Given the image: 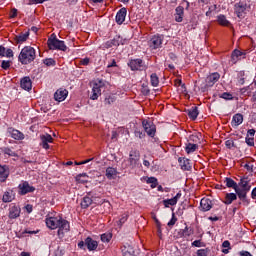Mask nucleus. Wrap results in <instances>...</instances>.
<instances>
[{
    "label": "nucleus",
    "mask_w": 256,
    "mask_h": 256,
    "mask_svg": "<svg viewBox=\"0 0 256 256\" xmlns=\"http://www.w3.org/2000/svg\"><path fill=\"white\" fill-rule=\"evenodd\" d=\"M200 207L202 211H211V209H213V202L209 198H202Z\"/></svg>",
    "instance_id": "18"
},
{
    "label": "nucleus",
    "mask_w": 256,
    "mask_h": 256,
    "mask_svg": "<svg viewBox=\"0 0 256 256\" xmlns=\"http://www.w3.org/2000/svg\"><path fill=\"white\" fill-rule=\"evenodd\" d=\"M18 189L19 195H27V193L35 192V187L31 186L28 181H23L21 184H19Z\"/></svg>",
    "instance_id": "10"
},
{
    "label": "nucleus",
    "mask_w": 256,
    "mask_h": 256,
    "mask_svg": "<svg viewBox=\"0 0 256 256\" xmlns=\"http://www.w3.org/2000/svg\"><path fill=\"white\" fill-rule=\"evenodd\" d=\"M198 149H199V145L193 144V143H188L185 147V151L188 155L191 153H195V151Z\"/></svg>",
    "instance_id": "36"
},
{
    "label": "nucleus",
    "mask_w": 256,
    "mask_h": 256,
    "mask_svg": "<svg viewBox=\"0 0 256 256\" xmlns=\"http://www.w3.org/2000/svg\"><path fill=\"white\" fill-rule=\"evenodd\" d=\"M125 17H127V8H121L116 14V23L123 25L125 23Z\"/></svg>",
    "instance_id": "17"
},
{
    "label": "nucleus",
    "mask_w": 256,
    "mask_h": 256,
    "mask_svg": "<svg viewBox=\"0 0 256 256\" xmlns=\"http://www.w3.org/2000/svg\"><path fill=\"white\" fill-rule=\"evenodd\" d=\"M90 59L89 58H83L80 60V65H89Z\"/></svg>",
    "instance_id": "61"
},
{
    "label": "nucleus",
    "mask_w": 256,
    "mask_h": 256,
    "mask_svg": "<svg viewBox=\"0 0 256 256\" xmlns=\"http://www.w3.org/2000/svg\"><path fill=\"white\" fill-rule=\"evenodd\" d=\"M241 57L245 59V53L241 52L240 50H234L231 55V63L235 65L238 61H241Z\"/></svg>",
    "instance_id": "22"
},
{
    "label": "nucleus",
    "mask_w": 256,
    "mask_h": 256,
    "mask_svg": "<svg viewBox=\"0 0 256 256\" xmlns=\"http://www.w3.org/2000/svg\"><path fill=\"white\" fill-rule=\"evenodd\" d=\"M58 232L57 235L60 239H63V237H65V233H69V231H71V226L69 224V221L61 218L60 222L58 223Z\"/></svg>",
    "instance_id": "6"
},
{
    "label": "nucleus",
    "mask_w": 256,
    "mask_h": 256,
    "mask_svg": "<svg viewBox=\"0 0 256 256\" xmlns=\"http://www.w3.org/2000/svg\"><path fill=\"white\" fill-rule=\"evenodd\" d=\"M105 105H112V103H115V96H108L104 100Z\"/></svg>",
    "instance_id": "50"
},
{
    "label": "nucleus",
    "mask_w": 256,
    "mask_h": 256,
    "mask_svg": "<svg viewBox=\"0 0 256 256\" xmlns=\"http://www.w3.org/2000/svg\"><path fill=\"white\" fill-rule=\"evenodd\" d=\"M69 95V91L65 88H60L54 93V99L58 103H61L67 99V96Z\"/></svg>",
    "instance_id": "12"
},
{
    "label": "nucleus",
    "mask_w": 256,
    "mask_h": 256,
    "mask_svg": "<svg viewBox=\"0 0 256 256\" xmlns=\"http://www.w3.org/2000/svg\"><path fill=\"white\" fill-rule=\"evenodd\" d=\"M117 169L114 168V167H108L106 168V177L107 179H109L110 181L113 180V179H116L117 178Z\"/></svg>",
    "instance_id": "28"
},
{
    "label": "nucleus",
    "mask_w": 256,
    "mask_h": 256,
    "mask_svg": "<svg viewBox=\"0 0 256 256\" xmlns=\"http://www.w3.org/2000/svg\"><path fill=\"white\" fill-rule=\"evenodd\" d=\"M187 115L189 119H191L192 121H195V119L199 117V110L197 109V107H192L191 109L188 110Z\"/></svg>",
    "instance_id": "33"
},
{
    "label": "nucleus",
    "mask_w": 256,
    "mask_h": 256,
    "mask_svg": "<svg viewBox=\"0 0 256 256\" xmlns=\"http://www.w3.org/2000/svg\"><path fill=\"white\" fill-rule=\"evenodd\" d=\"M165 36L163 34H155L148 41L150 49H161L163 47V41Z\"/></svg>",
    "instance_id": "5"
},
{
    "label": "nucleus",
    "mask_w": 256,
    "mask_h": 256,
    "mask_svg": "<svg viewBox=\"0 0 256 256\" xmlns=\"http://www.w3.org/2000/svg\"><path fill=\"white\" fill-rule=\"evenodd\" d=\"M103 87H105V84L101 80L93 84L92 96L90 97L92 101H96V99H99L101 95V89H103Z\"/></svg>",
    "instance_id": "9"
},
{
    "label": "nucleus",
    "mask_w": 256,
    "mask_h": 256,
    "mask_svg": "<svg viewBox=\"0 0 256 256\" xmlns=\"http://www.w3.org/2000/svg\"><path fill=\"white\" fill-rule=\"evenodd\" d=\"M156 227H157L158 235H161V233H162L161 222L159 220H156Z\"/></svg>",
    "instance_id": "59"
},
{
    "label": "nucleus",
    "mask_w": 256,
    "mask_h": 256,
    "mask_svg": "<svg viewBox=\"0 0 256 256\" xmlns=\"http://www.w3.org/2000/svg\"><path fill=\"white\" fill-rule=\"evenodd\" d=\"M136 137H138L139 139H143L145 137V133L141 132V131H136L135 132Z\"/></svg>",
    "instance_id": "62"
},
{
    "label": "nucleus",
    "mask_w": 256,
    "mask_h": 256,
    "mask_svg": "<svg viewBox=\"0 0 256 256\" xmlns=\"http://www.w3.org/2000/svg\"><path fill=\"white\" fill-rule=\"evenodd\" d=\"M150 83L152 87H157V85H159V77L157 76L156 73L151 74Z\"/></svg>",
    "instance_id": "40"
},
{
    "label": "nucleus",
    "mask_w": 256,
    "mask_h": 256,
    "mask_svg": "<svg viewBox=\"0 0 256 256\" xmlns=\"http://www.w3.org/2000/svg\"><path fill=\"white\" fill-rule=\"evenodd\" d=\"M127 219H129V214H128V213L122 214L121 218H120L119 221L117 222V225H118L119 227H123V225L125 224V222L127 221Z\"/></svg>",
    "instance_id": "43"
},
{
    "label": "nucleus",
    "mask_w": 256,
    "mask_h": 256,
    "mask_svg": "<svg viewBox=\"0 0 256 256\" xmlns=\"http://www.w3.org/2000/svg\"><path fill=\"white\" fill-rule=\"evenodd\" d=\"M20 87L25 91H31L33 89V82L29 76H25L20 81Z\"/></svg>",
    "instance_id": "16"
},
{
    "label": "nucleus",
    "mask_w": 256,
    "mask_h": 256,
    "mask_svg": "<svg viewBox=\"0 0 256 256\" xmlns=\"http://www.w3.org/2000/svg\"><path fill=\"white\" fill-rule=\"evenodd\" d=\"M221 99H225V101H232L233 99V94L229 93V92H224L220 95Z\"/></svg>",
    "instance_id": "46"
},
{
    "label": "nucleus",
    "mask_w": 256,
    "mask_h": 256,
    "mask_svg": "<svg viewBox=\"0 0 256 256\" xmlns=\"http://www.w3.org/2000/svg\"><path fill=\"white\" fill-rule=\"evenodd\" d=\"M255 133H256L255 129H249L247 131V136L246 137H255Z\"/></svg>",
    "instance_id": "58"
},
{
    "label": "nucleus",
    "mask_w": 256,
    "mask_h": 256,
    "mask_svg": "<svg viewBox=\"0 0 256 256\" xmlns=\"http://www.w3.org/2000/svg\"><path fill=\"white\" fill-rule=\"evenodd\" d=\"M1 67H2V69H5L7 71V69H9V67H11V61H9V60L2 61Z\"/></svg>",
    "instance_id": "51"
},
{
    "label": "nucleus",
    "mask_w": 256,
    "mask_h": 256,
    "mask_svg": "<svg viewBox=\"0 0 256 256\" xmlns=\"http://www.w3.org/2000/svg\"><path fill=\"white\" fill-rule=\"evenodd\" d=\"M88 179H89V176H87L85 173L79 174L76 176L77 183H82V184L88 183L89 181Z\"/></svg>",
    "instance_id": "38"
},
{
    "label": "nucleus",
    "mask_w": 256,
    "mask_h": 256,
    "mask_svg": "<svg viewBox=\"0 0 256 256\" xmlns=\"http://www.w3.org/2000/svg\"><path fill=\"white\" fill-rule=\"evenodd\" d=\"M147 183L151 185L152 189H155V187H157V185L159 184L157 182V178H155V177L148 178Z\"/></svg>",
    "instance_id": "45"
},
{
    "label": "nucleus",
    "mask_w": 256,
    "mask_h": 256,
    "mask_svg": "<svg viewBox=\"0 0 256 256\" xmlns=\"http://www.w3.org/2000/svg\"><path fill=\"white\" fill-rule=\"evenodd\" d=\"M10 133L11 138L16 139V141H23V139H25V135L19 130L13 129Z\"/></svg>",
    "instance_id": "32"
},
{
    "label": "nucleus",
    "mask_w": 256,
    "mask_h": 256,
    "mask_svg": "<svg viewBox=\"0 0 256 256\" xmlns=\"http://www.w3.org/2000/svg\"><path fill=\"white\" fill-rule=\"evenodd\" d=\"M178 163L182 169V171H191L192 166H191V160L187 158H179Z\"/></svg>",
    "instance_id": "19"
},
{
    "label": "nucleus",
    "mask_w": 256,
    "mask_h": 256,
    "mask_svg": "<svg viewBox=\"0 0 256 256\" xmlns=\"http://www.w3.org/2000/svg\"><path fill=\"white\" fill-rule=\"evenodd\" d=\"M246 144L249 147H253L255 145V137L246 136Z\"/></svg>",
    "instance_id": "48"
},
{
    "label": "nucleus",
    "mask_w": 256,
    "mask_h": 256,
    "mask_svg": "<svg viewBox=\"0 0 256 256\" xmlns=\"http://www.w3.org/2000/svg\"><path fill=\"white\" fill-rule=\"evenodd\" d=\"M27 39H29V32L22 33L19 36H16V41L18 43H25V41H27Z\"/></svg>",
    "instance_id": "39"
},
{
    "label": "nucleus",
    "mask_w": 256,
    "mask_h": 256,
    "mask_svg": "<svg viewBox=\"0 0 256 256\" xmlns=\"http://www.w3.org/2000/svg\"><path fill=\"white\" fill-rule=\"evenodd\" d=\"M5 155H9V157H15V152H13V150H11V148H5L4 150Z\"/></svg>",
    "instance_id": "53"
},
{
    "label": "nucleus",
    "mask_w": 256,
    "mask_h": 256,
    "mask_svg": "<svg viewBox=\"0 0 256 256\" xmlns=\"http://www.w3.org/2000/svg\"><path fill=\"white\" fill-rule=\"evenodd\" d=\"M123 256H135V249L132 248L131 245L124 246L122 248Z\"/></svg>",
    "instance_id": "34"
},
{
    "label": "nucleus",
    "mask_w": 256,
    "mask_h": 256,
    "mask_svg": "<svg viewBox=\"0 0 256 256\" xmlns=\"http://www.w3.org/2000/svg\"><path fill=\"white\" fill-rule=\"evenodd\" d=\"M179 199H181V193L178 192L175 197L171 198V199H166V200H163V205L165 207H173L175 206V204L179 201Z\"/></svg>",
    "instance_id": "24"
},
{
    "label": "nucleus",
    "mask_w": 256,
    "mask_h": 256,
    "mask_svg": "<svg viewBox=\"0 0 256 256\" xmlns=\"http://www.w3.org/2000/svg\"><path fill=\"white\" fill-rule=\"evenodd\" d=\"M90 161H93V158H90L81 162H75V165H86V163H90Z\"/></svg>",
    "instance_id": "60"
},
{
    "label": "nucleus",
    "mask_w": 256,
    "mask_h": 256,
    "mask_svg": "<svg viewBox=\"0 0 256 256\" xmlns=\"http://www.w3.org/2000/svg\"><path fill=\"white\" fill-rule=\"evenodd\" d=\"M107 47H119V45H123V41L121 40V36L114 37L113 40L108 41L106 43Z\"/></svg>",
    "instance_id": "30"
},
{
    "label": "nucleus",
    "mask_w": 256,
    "mask_h": 256,
    "mask_svg": "<svg viewBox=\"0 0 256 256\" xmlns=\"http://www.w3.org/2000/svg\"><path fill=\"white\" fill-rule=\"evenodd\" d=\"M237 194L235 193H227L225 195V198L223 200V204L224 205H231V203H233V201H237Z\"/></svg>",
    "instance_id": "29"
},
{
    "label": "nucleus",
    "mask_w": 256,
    "mask_h": 256,
    "mask_svg": "<svg viewBox=\"0 0 256 256\" xmlns=\"http://www.w3.org/2000/svg\"><path fill=\"white\" fill-rule=\"evenodd\" d=\"M141 159V153L139 150H131L129 153L128 163L132 169H135L139 165V160Z\"/></svg>",
    "instance_id": "7"
},
{
    "label": "nucleus",
    "mask_w": 256,
    "mask_h": 256,
    "mask_svg": "<svg viewBox=\"0 0 256 256\" xmlns=\"http://www.w3.org/2000/svg\"><path fill=\"white\" fill-rule=\"evenodd\" d=\"M251 191V180L247 177H242L236 185V195L240 201H247V193Z\"/></svg>",
    "instance_id": "1"
},
{
    "label": "nucleus",
    "mask_w": 256,
    "mask_h": 256,
    "mask_svg": "<svg viewBox=\"0 0 256 256\" xmlns=\"http://www.w3.org/2000/svg\"><path fill=\"white\" fill-rule=\"evenodd\" d=\"M142 127H143L145 133H147L148 137H155V133H157V127L155 126V124L153 122L143 120Z\"/></svg>",
    "instance_id": "8"
},
{
    "label": "nucleus",
    "mask_w": 256,
    "mask_h": 256,
    "mask_svg": "<svg viewBox=\"0 0 256 256\" xmlns=\"http://www.w3.org/2000/svg\"><path fill=\"white\" fill-rule=\"evenodd\" d=\"M240 256H253V255H251L249 252H247V251H242V252H240Z\"/></svg>",
    "instance_id": "63"
},
{
    "label": "nucleus",
    "mask_w": 256,
    "mask_h": 256,
    "mask_svg": "<svg viewBox=\"0 0 256 256\" xmlns=\"http://www.w3.org/2000/svg\"><path fill=\"white\" fill-rule=\"evenodd\" d=\"M175 21L177 23H181L183 21V16L185 14V9L182 6H178L175 9Z\"/></svg>",
    "instance_id": "26"
},
{
    "label": "nucleus",
    "mask_w": 256,
    "mask_h": 256,
    "mask_svg": "<svg viewBox=\"0 0 256 256\" xmlns=\"http://www.w3.org/2000/svg\"><path fill=\"white\" fill-rule=\"evenodd\" d=\"M224 183H225L226 187H228L229 189H234V191H236L237 182H235L233 179L225 178Z\"/></svg>",
    "instance_id": "37"
},
{
    "label": "nucleus",
    "mask_w": 256,
    "mask_h": 256,
    "mask_svg": "<svg viewBox=\"0 0 256 256\" xmlns=\"http://www.w3.org/2000/svg\"><path fill=\"white\" fill-rule=\"evenodd\" d=\"M85 246L87 247L88 251H95V249L99 247V243L91 239V237H87L85 239Z\"/></svg>",
    "instance_id": "23"
},
{
    "label": "nucleus",
    "mask_w": 256,
    "mask_h": 256,
    "mask_svg": "<svg viewBox=\"0 0 256 256\" xmlns=\"http://www.w3.org/2000/svg\"><path fill=\"white\" fill-rule=\"evenodd\" d=\"M43 63L46 67H55L57 65V62L53 58H46L43 60Z\"/></svg>",
    "instance_id": "42"
},
{
    "label": "nucleus",
    "mask_w": 256,
    "mask_h": 256,
    "mask_svg": "<svg viewBox=\"0 0 256 256\" xmlns=\"http://www.w3.org/2000/svg\"><path fill=\"white\" fill-rule=\"evenodd\" d=\"M225 145H226L227 149H232V147L235 146V142L233 140H227L225 142Z\"/></svg>",
    "instance_id": "54"
},
{
    "label": "nucleus",
    "mask_w": 256,
    "mask_h": 256,
    "mask_svg": "<svg viewBox=\"0 0 256 256\" xmlns=\"http://www.w3.org/2000/svg\"><path fill=\"white\" fill-rule=\"evenodd\" d=\"M41 139V146L43 147V149H49V143H53V136H51V134H45L40 136Z\"/></svg>",
    "instance_id": "20"
},
{
    "label": "nucleus",
    "mask_w": 256,
    "mask_h": 256,
    "mask_svg": "<svg viewBox=\"0 0 256 256\" xmlns=\"http://www.w3.org/2000/svg\"><path fill=\"white\" fill-rule=\"evenodd\" d=\"M36 57L37 53L35 52V48L31 46H26L21 50L18 56V61L22 65H29V63H33V61H35Z\"/></svg>",
    "instance_id": "2"
},
{
    "label": "nucleus",
    "mask_w": 256,
    "mask_h": 256,
    "mask_svg": "<svg viewBox=\"0 0 256 256\" xmlns=\"http://www.w3.org/2000/svg\"><path fill=\"white\" fill-rule=\"evenodd\" d=\"M128 67H130L131 71H143L145 64L142 59H132L128 62Z\"/></svg>",
    "instance_id": "11"
},
{
    "label": "nucleus",
    "mask_w": 256,
    "mask_h": 256,
    "mask_svg": "<svg viewBox=\"0 0 256 256\" xmlns=\"http://www.w3.org/2000/svg\"><path fill=\"white\" fill-rule=\"evenodd\" d=\"M7 177H9V170L3 166H0V181H1V183H5V181H7Z\"/></svg>",
    "instance_id": "35"
},
{
    "label": "nucleus",
    "mask_w": 256,
    "mask_h": 256,
    "mask_svg": "<svg viewBox=\"0 0 256 256\" xmlns=\"http://www.w3.org/2000/svg\"><path fill=\"white\" fill-rule=\"evenodd\" d=\"M182 233H183L184 237H191V235H193V233H194V230H193V228L186 226L185 229H183Z\"/></svg>",
    "instance_id": "44"
},
{
    "label": "nucleus",
    "mask_w": 256,
    "mask_h": 256,
    "mask_svg": "<svg viewBox=\"0 0 256 256\" xmlns=\"http://www.w3.org/2000/svg\"><path fill=\"white\" fill-rule=\"evenodd\" d=\"M222 247L224 249H231V242H229L228 240H225L223 243H222Z\"/></svg>",
    "instance_id": "57"
},
{
    "label": "nucleus",
    "mask_w": 256,
    "mask_h": 256,
    "mask_svg": "<svg viewBox=\"0 0 256 256\" xmlns=\"http://www.w3.org/2000/svg\"><path fill=\"white\" fill-rule=\"evenodd\" d=\"M219 79H221V75L218 72H214L208 75L206 78V86L213 87V85H215Z\"/></svg>",
    "instance_id": "14"
},
{
    "label": "nucleus",
    "mask_w": 256,
    "mask_h": 256,
    "mask_svg": "<svg viewBox=\"0 0 256 256\" xmlns=\"http://www.w3.org/2000/svg\"><path fill=\"white\" fill-rule=\"evenodd\" d=\"M251 6L245 2H239L234 5V11L239 19H245V15L249 12Z\"/></svg>",
    "instance_id": "4"
},
{
    "label": "nucleus",
    "mask_w": 256,
    "mask_h": 256,
    "mask_svg": "<svg viewBox=\"0 0 256 256\" xmlns=\"http://www.w3.org/2000/svg\"><path fill=\"white\" fill-rule=\"evenodd\" d=\"M217 22L222 26V27H229L231 25V22L227 20V17L223 14H220L217 16Z\"/></svg>",
    "instance_id": "31"
},
{
    "label": "nucleus",
    "mask_w": 256,
    "mask_h": 256,
    "mask_svg": "<svg viewBox=\"0 0 256 256\" xmlns=\"http://www.w3.org/2000/svg\"><path fill=\"white\" fill-rule=\"evenodd\" d=\"M5 57L11 58L13 57V50L11 48H8L5 50Z\"/></svg>",
    "instance_id": "56"
},
{
    "label": "nucleus",
    "mask_w": 256,
    "mask_h": 256,
    "mask_svg": "<svg viewBox=\"0 0 256 256\" xmlns=\"http://www.w3.org/2000/svg\"><path fill=\"white\" fill-rule=\"evenodd\" d=\"M177 223V216H175V213H172L171 220L167 223V226L170 227V229Z\"/></svg>",
    "instance_id": "47"
},
{
    "label": "nucleus",
    "mask_w": 256,
    "mask_h": 256,
    "mask_svg": "<svg viewBox=\"0 0 256 256\" xmlns=\"http://www.w3.org/2000/svg\"><path fill=\"white\" fill-rule=\"evenodd\" d=\"M15 17H17V9L13 8L10 11V19H15Z\"/></svg>",
    "instance_id": "55"
},
{
    "label": "nucleus",
    "mask_w": 256,
    "mask_h": 256,
    "mask_svg": "<svg viewBox=\"0 0 256 256\" xmlns=\"http://www.w3.org/2000/svg\"><path fill=\"white\" fill-rule=\"evenodd\" d=\"M15 199V194L13 193V190H8L4 192L2 201L3 203H11Z\"/></svg>",
    "instance_id": "27"
},
{
    "label": "nucleus",
    "mask_w": 256,
    "mask_h": 256,
    "mask_svg": "<svg viewBox=\"0 0 256 256\" xmlns=\"http://www.w3.org/2000/svg\"><path fill=\"white\" fill-rule=\"evenodd\" d=\"M47 45L50 50L67 51V45L65 41L57 39V35L51 34L48 38Z\"/></svg>",
    "instance_id": "3"
},
{
    "label": "nucleus",
    "mask_w": 256,
    "mask_h": 256,
    "mask_svg": "<svg viewBox=\"0 0 256 256\" xmlns=\"http://www.w3.org/2000/svg\"><path fill=\"white\" fill-rule=\"evenodd\" d=\"M197 256H207L209 255V249H199L197 250Z\"/></svg>",
    "instance_id": "49"
},
{
    "label": "nucleus",
    "mask_w": 256,
    "mask_h": 256,
    "mask_svg": "<svg viewBox=\"0 0 256 256\" xmlns=\"http://www.w3.org/2000/svg\"><path fill=\"white\" fill-rule=\"evenodd\" d=\"M91 193H88L86 196L83 197L80 205L81 209H89L91 205H93V198H91Z\"/></svg>",
    "instance_id": "21"
},
{
    "label": "nucleus",
    "mask_w": 256,
    "mask_h": 256,
    "mask_svg": "<svg viewBox=\"0 0 256 256\" xmlns=\"http://www.w3.org/2000/svg\"><path fill=\"white\" fill-rule=\"evenodd\" d=\"M113 239V234L111 233H104L101 235V241L102 243H109Z\"/></svg>",
    "instance_id": "41"
},
{
    "label": "nucleus",
    "mask_w": 256,
    "mask_h": 256,
    "mask_svg": "<svg viewBox=\"0 0 256 256\" xmlns=\"http://www.w3.org/2000/svg\"><path fill=\"white\" fill-rule=\"evenodd\" d=\"M192 247H205V243H203L201 240H195L192 242Z\"/></svg>",
    "instance_id": "52"
},
{
    "label": "nucleus",
    "mask_w": 256,
    "mask_h": 256,
    "mask_svg": "<svg viewBox=\"0 0 256 256\" xmlns=\"http://www.w3.org/2000/svg\"><path fill=\"white\" fill-rule=\"evenodd\" d=\"M21 216V208L15 204H12L9 208V219H17Z\"/></svg>",
    "instance_id": "15"
},
{
    "label": "nucleus",
    "mask_w": 256,
    "mask_h": 256,
    "mask_svg": "<svg viewBox=\"0 0 256 256\" xmlns=\"http://www.w3.org/2000/svg\"><path fill=\"white\" fill-rule=\"evenodd\" d=\"M251 198L256 199V187L251 192Z\"/></svg>",
    "instance_id": "64"
},
{
    "label": "nucleus",
    "mask_w": 256,
    "mask_h": 256,
    "mask_svg": "<svg viewBox=\"0 0 256 256\" xmlns=\"http://www.w3.org/2000/svg\"><path fill=\"white\" fill-rule=\"evenodd\" d=\"M62 217H49L46 218V225L48 229H57L59 227V223L61 221Z\"/></svg>",
    "instance_id": "13"
},
{
    "label": "nucleus",
    "mask_w": 256,
    "mask_h": 256,
    "mask_svg": "<svg viewBox=\"0 0 256 256\" xmlns=\"http://www.w3.org/2000/svg\"><path fill=\"white\" fill-rule=\"evenodd\" d=\"M243 123V114L237 113L232 117L231 125L234 129H237L239 125Z\"/></svg>",
    "instance_id": "25"
}]
</instances>
